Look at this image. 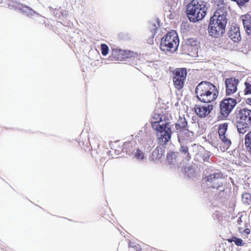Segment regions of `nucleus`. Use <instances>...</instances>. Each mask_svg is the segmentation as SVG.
I'll return each instance as SVG.
<instances>
[{
	"instance_id": "25",
	"label": "nucleus",
	"mask_w": 251,
	"mask_h": 251,
	"mask_svg": "<svg viewBox=\"0 0 251 251\" xmlns=\"http://www.w3.org/2000/svg\"><path fill=\"white\" fill-rule=\"evenodd\" d=\"M245 145L251 150V131L249 132L245 137Z\"/></svg>"
},
{
	"instance_id": "2",
	"label": "nucleus",
	"mask_w": 251,
	"mask_h": 251,
	"mask_svg": "<svg viewBox=\"0 0 251 251\" xmlns=\"http://www.w3.org/2000/svg\"><path fill=\"white\" fill-rule=\"evenodd\" d=\"M207 8L206 3L201 0H193L187 6V15L190 21L195 23L205 16Z\"/></svg>"
},
{
	"instance_id": "16",
	"label": "nucleus",
	"mask_w": 251,
	"mask_h": 251,
	"mask_svg": "<svg viewBox=\"0 0 251 251\" xmlns=\"http://www.w3.org/2000/svg\"><path fill=\"white\" fill-rule=\"evenodd\" d=\"M241 19L243 22L244 29L249 35L251 34V16L249 14L242 15Z\"/></svg>"
},
{
	"instance_id": "9",
	"label": "nucleus",
	"mask_w": 251,
	"mask_h": 251,
	"mask_svg": "<svg viewBox=\"0 0 251 251\" xmlns=\"http://www.w3.org/2000/svg\"><path fill=\"white\" fill-rule=\"evenodd\" d=\"M238 83L239 80L235 78H228L226 79L225 85L226 96H230L237 91Z\"/></svg>"
},
{
	"instance_id": "8",
	"label": "nucleus",
	"mask_w": 251,
	"mask_h": 251,
	"mask_svg": "<svg viewBox=\"0 0 251 251\" xmlns=\"http://www.w3.org/2000/svg\"><path fill=\"white\" fill-rule=\"evenodd\" d=\"M210 22H213V24L219 26L220 28H224L225 31L226 25L227 24L226 15L224 11L221 9L217 10L210 18Z\"/></svg>"
},
{
	"instance_id": "7",
	"label": "nucleus",
	"mask_w": 251,
	"mask_h": 251,
	"mask_svg": "<svg viewBox=\"0 0 251 251\" xmlns=\"http://www.w3.org/2000/svg\"><path fill=\"white\" fill-rule=\"evenodd\" d=\"M237 104L235 99L228 98L224 99L220 103L221 114L224 117H227Z\"/></svg>"
},
{
	"instance_id": "38",
	"label": "nucleus",
	"mask_w": 251,
	"mask_h": 251,
	"mask_svg": "<svg viewBox=\"0 0 251 251\" xmlns=\"http://www.w3.org/2000/svg\"><path fill=\"white\" fill-rule=\"evenodd\" d=\"M143 133V131L142 130H140L139 131V133H138V134L139 135H142Z\"/></svg>"
},
{
	"instance_id": "31",
	"label": "nucleus",
	"mask_w": 251,
	"mask_h": 251,
	"mask_svg": "<svg viewBox=\"0 0 251 251\" xmlns=\"http://www.w3.org/2000/svg\"><path fill=\"white\" fill-rule=\"evenodd\" d=\"M232 1L236 2L237 4L240 6H244L246 3L249 2V0H232Z\"/></svg>"
},
{
	"instance_id": "1",
	"label": "nucleus",
	"mask_w": 251,
	"mask_h": 251,
	"mask_svg": "<svg viewBox=\"0 0 251 251\" xmlns=\"http://www.w3.org/2000/svg\"><path fill=\"white\" fill-rule=\"evenodd\" d=\"M195 93L200 101L206 103L214 101L218 95L216 86L208 81L200 83L196 88Z\"/></svg>"
},
{
	"instance_id": "26",
	"label": "nucleus",
	"mask_w": 251,
	"mask_h": 251,
	"mask_svg": "<svg viewBox=\"0 0 251 251\" xmlns=\"http://www.w3.org/2000/svg\"><path fill=\"white\" fill-rule=\"evenodd\" d=\"M159 26V23L158 21H154L150 23V30L153 34H154L155 31Z\"/></svg>"
},
{
	"instance_id": "10",
	"label": "nucleus",
	"mask_w": 251,
	"mask_h": 251,
	"mask_svg": "<svg viewBox=\"0 0 251 251\" xmlns=\"http://www.w3.org/2000/svg\"><path fill=\"white\" fill-rule=\"evenodd\" d=\"M177 135L182 133L183 135H188L189 129L187 126V122L184 117H179L177 123L175 125Z\"/></svg>"
},
{
	"instance_id": "23",
	"label": "nucleus",
	"mask_w": 251,
	"mask_h": 251,
	"mask_svg": "<svg viewBox=\"0 0 251 251\" xmlns=\"http://www.w3.org/2000/svg\"><path fill=\"white\" fill-rule=\"evenodd\" d=\"M134 157L138 160H142L145 158L144 153L139 149H137L136 151L132 153Z\"/></svg>"
},
{
	"instance_id": "17",
	"label": "nucleus",
	"mask_w": 251,
	"mask_h": 251,
	"mask_svg": "<svg viewBox=\"0 0 251 251\" xmlns=\"http://www.w3.org/2000/svg\"><path fill=\"white\" fill-rule=\"evenodd\" d=\"M223 177V175L218 172L212 171L211 173L206 177V181L215 183L218 180Z\"/></svg>"
},
{
	"instance_id": "19",
	"label": "nucleus",
	"mask_w": 251,
	"mask_h": 251,
	"mask_svg": "<svg viewBox=\"0 0 251 251\" xmlns=\"http://www.w3.org/2000/svg\"><path fill=\"white\" fill-rule=\"evenodd\" d=\"M164 153L163 150L161 148H156L152 153L153 159H160Z\"/></svg>"
},
{
	"instance_id": "5",
	"label": "nucleus",
	"mask_w": 251,
	"mask_h": 251,
	"mask_svg": "<svg viewBox=\"0 0 251 251\" xmlns=\"http://www.w3.org/2000/svg\"><path fill=\"white\" fill-rule=\"evenodd\" d=\"M251 124V110L248 108L240 109L237 114L236 125L239 133H245Z\"/></svg>"
},
{
	"instance_id": "15",
	"label": "nucleus",
	"mask_w": 251,
	"mask_h": 251,
	"mask_svg": "<svg viewBox=\"0 0 251 251\" xmlns=\"http://www.w3.org/2000/svg\"><path fill=\"white\" fill-rule=\"evenodd\" d=\"M16 8L27 16L33 18H36L39 16V14L36 13L28 6H24L23 4H18Z\"/></svg>"
},
{
	"instance_id": "20",
	"label": "nucleus",
	"mask_w": 251,
	"mask_h": 251,
	"mask_svg": "<svg viewBox=\"0 0 251 251\" xmlns=\"http://www.w3.org/2000/svg\"><path fill=\"white\" fill-rule=\"evenodd\" d=\"M220 139L224 144V145L222 147H221V150L224 151L228 149L231 144V142L229 139H227L226 136H225L224 139Z\"/></svg>"
},
{
	"instance_id": "28",
	"label": "nucleus",
	"mask_w": 251,
	"mask_h": 251,
	"mask_svg": "<svg viewBox=\"0 0 251 251\" xmlns=\"http://www.w3.org/2000/svg\"><path fill=\"white\" fill-rule=\"evenodd\" d=\"M186 43L191 46H196L198 45L199 42L195 38H190L187 40Z\"/></svg>"
},
{
	"instance_id": "34",
	"label": "nucleus",
	"mask_w": 251,
	"mask_h": 251,
	"mask_svg": "<svg viewBox=\"0 0 251 251\" xmlns=\"http://www.w3.org/2000/svg\"><path fill=\"white\" fill-rule=\"evenodd\" d=\"M242 198L243 199H246L247 200H249L251 198V195L249 193H246L242 195Z\"/></svg>"
},
{
	"instance_id": "12",
	"label": "nucleus",
	"mask_w": 251,
	"mask_h": 251,
	"mask_svg": "<svg viewBox=\"0 0 251 251\" xmlns=\"http://www.w3.org/2000/svg\"><path fill=\"white\" fill-rule=\"evenodd\" d=\"M213 108V105L209 103L202 106H196L195 111L199 117H205L210 113Z\"/></svg>"
},
{
	"instance_id": "35",
	"label": "nucleus",
	"mask_w": 251,
	"mask_h": 251,
	"mask_svg": "<svg viewBox=\"0 0 251 251\" xmlns=\"http://www.w3.org/2000/svg\"><path fill=\"white\" fill-rule=\"evenodd\" d=\"M250 233V230L249 228H247L243 230V233L241 234L245 236L249 234Z\"/></svg>"
},
{
	"instance_id": "29",
	"label": "nucleus",
	"mask_w": 251,
	"mask_h": 251,
	"mask_svg": "<svg viewBox=\"0 0 251 251\" xmlns=\"http://www.w3.org/2000/svg\"><path fill=\"white\" fill-rule=\"evenodd\" d=\"M229 242H231V241H229ZM232 241L234 242L235 244L237 246H242L243 245V241L240 238H238L235 237H233L232 239Z\"/></svg>"
},
{
	"instance_id": "3",
	"label": "nucleus",
	"mask_w": 251,
	"mask_h": 251,
	"mask_svg": "<svg viewBox=\"0 0 251 251\" xmlns=\"http://www.w3.org/2000/svg\"><path fill=\"white\" fill-rule=\"evenodd\" d=\"M152 128L155 131L156 138L160 145L164 146L170 141L172 133L170 123L153 122Z\"/></svg>"
},
{
	"instance_id": "36",
	"label": "nucleus",
	"mask_w": 251,
	"mask_h": 251,
	"mask_svg": "<svg viewBox=\"0 0 251 251\" xmlns=\"http://www.w3.org/2000/svg\"><path fill=\"white\" fill-rule=\"evenodd\" d=\"M217 189L218 190H219L220 191H224V188L220 185H219L218 186H217Z\"/></svg>"
},
{
	"instance_id": "40",
	"label": "nucleus",
	"mask_w": 251,
	"mask_h": 251,
	"mask_svg": "<svg viewBox=\"0 0 251 251\" xmlns=\"http://www.w3.org/2000/svg\"><path fill=\"white\" fill-rule=\"evenodd\" d=\"M249 101L250 104H251V100L249 99Z\"/></svg>"
},
{
	"instance_id": "39",
	"label": "nucleus",
	"mask_w": 251,
	"mask_h": 251,
	"mask_svg": "<svg viewBox=\"0 0 251 251\" xmlns=\"http://www.w3.org/2000/svg\"><path fill=\"white\" fill-rule=\"evenodd\" d=\"M241 222V218H240V219H238V221H237V223H238L239 225L240 224V222Z\"/></svg>"
},
{
	"instance_id": "13",
	"label": "nucleus",
	"mask_w": 251,
	"mask_h": 251,
	"mask_svg": "<svg viewBox=\"0 0 251 251\" xmlns=\"http://www.w3.org/2000/svg\"><path fill=\"white\" fill-rule=\"evenodd\" d=\"M208 29L210 36L214 38L222 36L225 32L224 28H219V26L215 25L213 24V22H209Z\"/></svg>"
},
{
	"instance_id": "4",
	"label": "nucleus",
	"mask_w": 251,
	"mask_h": 251,
	"mask_svg": "<svg viewBox=\"0 0 251 251\" xmlns=\"http://www.w3.org/2000/svg\"><path fill=\"white\" fill-rule=\"evenodd\" d=\"M179 43L176 32L172 30L162 38L160 45V49L166 52L168 51L173 52L177 49Z\"/></svg>"
},
{
	"instance_id": "6",
	"label": "nucleus",
	"mask_w": 251,
	"mask_h": 251,
	"mask_svg": "<svg viewBox=\"0 0 251 251\" xmlns=\"http://www.w3.org/2000/svg\"><path fill=\"white\" fill-rule=\"evenodd\" d=\"M173 80L175 87L178 90L183 88L187 76L185 68H178L173 72Z\"/></svg>"
},
{
	"instance_id": "22",
	"label": "nucleus",
	"mask_w": 251,
	"mask_h": 251,
	"mask_svg": "<svg viewBox=\"0 0 251 251\" xmlns=\"http://www.w3.org/2000/svg\"><path fill=\"white\" fill-rule=\"evenodd\" d=\"M134 52L129 50H119L118 56L121 55L122 58L131 57L133 56Z\"/></svg>"
},
{
	"instance_id": "11",
	"label": "nucleus",
	"mask_w": 251,
	"mask_h": 251,
	"mask_svg": "<svg viewBox=\"0 0 251 251\" xmlns=\"http://www.w3.org/2000/svg\"><path fill=\"white\" fill-rule=\"evenodd\" d=\"M188 137V135H183L182 133L178 134L177 139L180 144V151L186 155V158L189 159L191 158L190 153L188 151V147L186 145V143L188 142V140L186 139Z\"/></svg>"
},
{
	"instance_id": "24",
	"label": "nucleus",
	"mask_w": 251,
	"mask_h": 251,
	"mask_svg": "<svg viewBox=\"0 0 251 251\" xmlns=\"http://www.w3.org/2000/svg\"><path fill=\"white\" fill-rule=\"evenodd\" d=\"M153 122H155L157 123H160L162 124V123L163 124L169 123L168 122L163 121V120H162V117H160V115H156V114L154 115V116L153 117L151 121V125L152 127V123Z\"/></svg>"
},
{
	"instance_id": "41",
	"label": "nucleus",
	"mask_w": 251,
	"mask_h": 251,
	"mask_svg": "<svg viewBox=\"0 0 251 251\" xmlns=\"http://www.w3.org/2000/svg\"><path fill=\"white\" fill-rule=\"evenodd\" d=\"M194 147H196V148H197V147H198V146H197L196 144H195V145H194Z\"/></svg>"
},
{
	"instance_id": "30",
	"label": "nucleus",
	"mask_w": 251,
	"mask_h": 251,
	"mask_svg": "<svg viewBox=\"0 0 251 251\" xmlns=\"http://www.w3.org/2000/svg\"><path fill=\"white\" fill-rule=\"evenodd\" d=\"M245 85L246 86L245 93L246 94H251V84L246 82H245Z\"/></svg>"
},
{
	"instance_id": "14",
	"label": "nucleus",
	"mask_w": 251,
	"mask_h": 251,
	"mask_svg": "<svg viewBox=\"0 0 251 251\" xmlns=\"http://www.w3.org/2000/svg\"><path fill=\"white\" fill-rule=\"evenodd\" d=\"M228 37L234 42H238L241 39L239 27L232 26L228 32Z\"/></svg>"
},
{
	"instance_id": "27",
	"label": "nucleus",
	"mask_w": 251,
	"mask_h": 251,
	"mask_svg": "<svg viewBox=\"0 0 251 251\" xmlns=\"http://www.w3.org/2000/svg\"><path fill=\"white\" fill-rule=\"evenodd\" d=\"M101 50V54L103 56H106L108 53L109 48L105 44H102L100 46Z\"/></svg>"
},
{
	"instance_id": "42",
	"label": "nucleus",
	"mask_w": 251,
	"mask_h": 251,
	"mask_svg": "<svg viewBox=\"0 0 251 251\" xmlns=\"http://www.w3.org/2000/svg\"><path fill=\"white\" fill-rule=\"evenodd\" d=\"M198 154H197L196 155V157L197 159H198V158H197V157H198Z\"/></svg>"
},
{
	"instance_id": "21",
	"label": "nucleus",
	"mask_w": 251,
	"mask_h": 251,
	"mask_svg": "<svg viewBox=\"0 0 251 251\" xmlns=\"http://www.w3.org/2000/svg\"><path fill=\"white\" fill-rule=\"evenodd\" d=\"M167 160L168 163L172 165L175 164L176 162V156L175 152H170L167 154Z\"/></svg>"
},
{
	"instance_id": "18",
	"label": "nucleus",
	"mask_w": 251,
	"mask_h": 251,
	"mask_svg": "<svg viewBox=\"0 0 251 251\" xmlns=\"http://www.w3.org/2000/svg\"><path fill=\"white\" fill-rule=\"evenodd\" d=\"M227 129V124H224L223 125H221L219 126L218 129V134L220 138H225V133Z\"/></svg>"
},
{
	"instance_id": "32",
	"label": "nucleus",
	"mask_w": 251,
	"mask_h": 251,
	"mask_svg": "<svg viewBox=\"0 0 251 251\" xmlns=\"http://www.w3.org/2000/svg\"><path fill=\"white\" fill-rule=\"evenodd\" d=\"M210 157V154L208 152H205L203 154L202 160L203 161H207Z\"/></svg>"
},
{
	"instance_id": "37",
	"label": "nucleus",
	"mask_w": 251,
	"mask_h": 251,
	"mask_svg": "<svg viewBox=\"0 0 251 251\" xmlns=\"http://www.w3.org/2000/svg\"><path fill=\"white\" fill-rule=\"evenodd\" d=\"M238 230H239V231L240 233H243V230H244V229H243V227H238Z\"/></svg>"
},
{
	"instance_id": "33",
	"label": "nucleus",
	"mask_w": 251,
	"mask_h": 251,
	"mask_svg": "<svg viewBox=\"0 0 251 251\" xmlns=\"http://www.w3.org/2000/svg\"><path fill=\"white\" fill-rule=\"evenodd\" d=\"M129 246L133 248L134 250L136 251H141V248L139 245L136 244L134 245L133 246L129 244Z\"/></svg>"
}]
</instances>
